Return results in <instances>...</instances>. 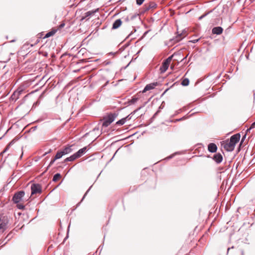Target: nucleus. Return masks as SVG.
I'll use <instances>...</instances> for the list:
<instances>
[{
	"mask_svg": "<svg viewBox=\"0 0 255 255\" xmlns=\"http://www.w3.org/2000/svg\"><path fill=\"white\" fill-rule=\"evenodd\" d=\"M144 6V11H146L149 10L151 8L155 7L156 6V4L153 2H150L148 4H145Z\"/></svg>",
	"mask_w": 255,
	"mask_h": 255,
	"instance_id": "2eb2a0df",
	"label": "nucleus"
},
{
	"mask_svg": "<svg viewBox=\"0 0 255 255\" xmlns=\"http://www.w3.org/2000/svg\"><path fill=\"white\" fill-rule=\"evenodd\" d=\"M234 248V247H232L231 248H228V249H227V254H228V252H229V251L231 249H233Z\"/></svg>",
	"mask_w": 255,
	"mask_h": 255,
	"instance_id": "6e6d98bb",
	"label": "nucleus"
},
{
	"mask_svg": "<svg viewBox=\"0 0 255 255\" xmlns=\"http://www.w3.org/2000/svg\"><path fill=\"white\" fill-rule=\"evenodd\" d=\"M223 28L221 26L214 27L212 29V33L213 34L220 35L223 33Z\"/></svg>",
	"mask_w": 255,
	"mask_h": 255,
	"instance_id": "9d476101",
	"label": "nucleus"
},
{
	"mask_svg": "<svg viewBox=\"0 0 255 255\" xmlns=\"http://www.w3.org/2000/svg\"><path fill=\"white\" fill-rule=\"evenodd\" d=\"M138 100V98L135 97V96H133L132 97L131 99L129 100L128 103L129 105H131V104H135Z\"/></svg>",
	"mask_w": 255,
	"mask_h": 255,
	"instance_id": "aec40b11",
	"label": "nucleus"
},
{
	"mask_svg": "<svg viewBox=\"0 0 255 255\" xmlns=\"http://www.w3.org/2000/svg\"><path fill=\"white\" fill-rule=\"evenodd\" d=\"M216 8H214L213 9L207 12H206L204 14H203V15L204 16V17H206L207 15H208V14H210L211 13H212V12H215L216 11Z\"/></svg>",
	"mask_w": 255,
	"mask_h": 255,
	"instance_id": "c85d7f7f",
	"label": "nucleus"
},
{
	"mask_svg": "<svg viewBox=\"0 0 255 255\" xmlns=\"http://www.w3.org/2000/svg\"><path fill=\"white\" fill-rule=\"evenodd\" d=\"M111 62H110V61L107 62L106 63V65L110 64H111Z\"/></svg>",
	"mask_w": 255,
	"mask_h": 255,
	"instance_id": "338daca9",
	"label": "nucleus"
},
{
	"mask_svg": "<svg viewBox=\"0 0 255 255\" xmlns=\"http://www.w3.org/2000/svg\"><path fill=\"white\" fill-rule=\"evenodd\" d=\"M92 187V186H91L88 189V190L86 192V193H85V194L84 195L82 200H81V202H79L78 204H77V206H79L80 204V203L81 202L83 201V200H84V199L85 198V197L86 196L87 194H88V193L89 192V191H90V190L91 189V187Z\"/></svg>",
	"mask_w": 255,
	"mask_h": 255,
	"instance_id": "bb28decb",
	"label": "nucleus"
},
{
	"mask_svg": "<svg viewBox=\"0 0 255 255\" xmlns=\"http://www.w3.org/2000/svg\"><path fill=\"white\" fill-rule=\"evenodd\" d=\"M8 224V218L0 215V233H3L7 229Z\"/></svg>",
	"mask_w": 255,
	"mask_h": 255,
	"instance_id": "7ed1b4c3",
	"label": "nucleus"
},
{
	"mask_svg": "<svg viewBox=\"0 0 255 255\" xmlns=\"http://www.w3.org/2000/svg\"><path fill=\"white\" fill-rule=\"evenodd\" d=\"M251 129H252V128H251V127H250V128H248V129H247V130H246V134H247V133L248 132H249V131L251 130Z\"/></svg>",
	"mask_w": 255,
	"mask_h": 255,
	"instance_id": "864d4df0",
	"label": "nucleus"
},
{
	"mask_svg": "<svg viewBox=\"0 0 255 255\" xmlns=\"http://www.w3.org/2000/svg\"><path fill=\"white\" fill-rule=\"evenodd\" d=\"M217 149V146L214 143H210L208 145V150L210 152L215 153Z\"/></svg>",
	"mask_w": 255,
	"mask_h": 255,
	"instance_id": "9b49d317",
	"label": "nucleus"
},
{
	"mask_svg": "<svg viewBox=\"0 0 255 255\" xmlns=\"http://www.w3.org/2000/svg\"><path fill=\"white\" fill-rule=\"evenodd\" d=\"M24 195L25 192L23 190L16 192L12 197V202L15 204L19 203L22 200Z\"/></svg>",
	"mask_w": 255,
	"mask_h": 255,
	"instance_id": "20e7f679",
	"label": "nucleus"
},
{
	"mask_svg": "<svg viewBox=\"0 0 255 255\" xmlns=\"http://www.w3.org/2000/svg\"><path fill=\"white\" fill-rule=\"evenodd\" d=\"M159 112V111H157L154 115L152 117V118L150 119V120H151V122H152L153 121V120L155 118V117H156V116L157 115L158 113Z\"/></svg>",
	"mask_w": 255,
	"mask_h": 255,
	"instance_id": "c9c22d12",
	"label": "nucleus"
},
{
	"mask_svg": "<svg viewBox=\"0 0 255 255\" xmlns=\"http://www.w3.org/2000/svg\"><path fill=\"white\" fill-rule=\"evenodd\" d=\"M125 123H126V122L125 121V119L123 118V119L119 120L118 121H117L116 124V125H119V126H122Z\"/></svg>",
	"mask_w": 255,
	"mask_h": 255,
	"instance_id": "b1692460",
	"label": "nucleus"
},
{
	"mask_svg": "<svg viewBox=\"0 0 255 255\" xmlns=\"http://www.w3.org/2000/svg\"><path fill=\"white\" fill-rule=\"evenodd\" d=\"M178 153V152H175L173 154H171L170 155L167 156V157H166L164 160H168L171 158H172L176 154H177Z\"/></svg>",
	"mask_w": 255,
	"mask_h": 255,
	"instance_id": "cd10ccee",
	"label": "nucleus"
},
{
	"mask_svg": "<svg viewBox=\"0 0 255 255\" xmlns=\"http://www.w3.org/2000/svg\"><path fill=\"white\" fill-rule=\"evenodd\" d=\"M22 90H17L15 91V92H17L18 93V96L21 94L22 92Z\"/></svg>",
	"mask_w": 255,
	"mask_h": 255,
	"instance_id": "c03bdc74",
	"label": "nucleus"
},
{
	"mask_svg": "<svg viewBox=\"0 0 255 255\" xmlns=\"http://www.w3.org/2000/svg\"><path fill=\"white\" fill-rule=\"evenodd\" d=\"M189 84V80L188 78L184 79L181 82V85L183 86H187Z\"/></svg>",
	"mask_w": 255,
	"mask_h": 255,
	"instance_id": "412c9836",
	"label": "nucleus"
},
{
	"mask_svg": "<svg viewBox=\"0 0 255 255\" xmlns=\"http://www.w3.org/2000/svg\"><path fill=\"white\" fill-rule=\"evenodd\" d=\"M131 115H132L130 113L129 115H128L126 117L124 118L123 119H125V121L126 122L127 121L131 119Z\"/></svg>",
	"mask_w": 255,
	"mask_h": 255,
	"instance_id": "e433bc0d",
	"label": "nucleus"
},
{
	"mask_svg": "<svg viewBox=\"0 0 255 255\" xmlns=\"http://www.w3.org/2000/svg\"><path fill=\"white\" fill-rule=\"evenodd\" d=\"M246 134H245L243 137H242V140H241V143H240V144H242L244 141L245 140V139H246Z\"/></svg>",
	"mask_w": 255,
	"mask_h": 255,
	"instance_id": "a19ab883",
	"label": "nucleus"
},
{
	"mask_svg": "<svg viewBox=\"0 0 255 255\" xmlns=\"http://www.w3.org/2000/svg\"><path fill=\"white\" fill-rule=\"evenodd\" d=\"M128 45V44H126V45H124L123 46H122L121 48H120L119 49V50H118V51H119V53H121V52H122L123 51H124V50H125V48H126V47H127Z\"/></svg>",
	"mask_w": 255,
	"mask_h": 255,
	"instance_id": "473e14b6",
	"label": "nucleus"
},
{
	"mask_svg": "<svg viewBox=\"0 0 255 255\" xmlns=\"http://www.w3.org/2000/svg\"><path fill=\"white\" fill-rule=\"evenodd\" d=\"M142 108V107H139L138 109L135 110L134 111H133L131 113V114L132 115L133 114H134L135 113H136L138 110H139L141 108Z\"/></svg>",
	"mask_w": 255,
	"mask_h": 255,
	"instance_id": "58836bf2",
	"label": "nucleus"
},
{
	"mask_svg": "<svg viewBox=\"0 0 255 255\" xmlns=\"http://www.w3.org/2000/svg\"><path fill=\"white\" fill-rule=\"evenodd\" d=\"M122 24V21L121 19H118L116 20L112 25V29H116L120 27V26Z\"/></svg>",
	"mask_w": 255,
	"mask_h": 255,
	"instance_id": "ddd939ff",
	"label": "nucleus"
},
{
	"mask_svg": "<svg viewBox=\"0 0 255 255\" xmlns=\"http://www.w3.org/2000/svg\"><path fill=\"white\" fill-rule=\"evenodd\" d=\"M57 31L56 29H52L51 31L48 32L44 36L43 38H46L53 36Z\"/></svg>",
	"mask_w": 255,
	"mask_h": 255,
	"instance_id": "a211bd4d",
	"label": "nucleus"
},
{
	"mask_svg": "<svg viewBox=\"0 0 255 255\" xmlns=\"http://www.w3.org/2000/svg\"><path fill=\"white\" fill-rule=\"evenodd\" d=\"M255 126V121L251 125V128H254Z\"/></svg>",
	"mask_w": 255,
	"mask_h": 255,
	"instance_id": "8fccbe9b",
	"label": "nucleus"
},
{
	"mask_svg": "<svg viewBox=\"0 0 255 255\" xmlns=\"http://www.w3.org/2000/svg\"><path fill=\"white\" fill-rule=\"evenodd\" d=\"M145 0H136V3L138 5H141Z\"/></svg>",
	"mask_w": 255,
	"mask_h": 255,
	"instance_id": "72a5a7b5",
	"label": "nucleus"
},
{
	"mask_svg": "<svg viewBox=\"0 0 255 255\" xmlns=\"http://www.w3.org/2000/svg\"><path fill=\"white\" fill-rule=\"evenodd\" d=\"M87 147L85 146L80 149L78 151L75 153V154L78 158H79L82 156L87 151Z\"/></svg>",
	"mask_w": 255,
	"mask_h": 255,
	"instance_id": "f8f14e48",
	"label": "nucleus"
},
{
	"mask_svg": "<svg viewBox=\"0 0 255 255\" xmlns=\"http://www.w3.org/2000/svg\"><path fill=\"white\" fill-rule=\"evenodd\" d=\"M203 18H204V16L203 15H202L201 16H200L199 17V20H201L202 19H203Z\"/></svg>",
	"mask_w": 255,
	"mask_h": 255,
	"instance_id": "4d7b16f0",
	"label": "nucleus"
},
{
	"mask_svg": "<svg viewBox=\"0 0 255 255\" xmlns=\"http://www.w3.org/2000/svg\"><path fill=\"white\" fill-rule=\"evenodd\" d=\"M73 145H68L67 146H65L63 149H61L60 151H61V153L64 156L65 155L68 154L70 153H71L72 151V147Z\"/></svg>",
	"mask_w": 255,
	"mask_h": 255,
	"instance_id": "1a4fd4ad",
	"label": "nucleus"
},
{
	"mask_svg": "<svg viewBox=\"0 0 255 255\" xmlns=\"http://www.w3.org/2000/svg\"><path fill=\"white\" fill-rule=\"evenodd\" d=\"M17 208L19 210H24L25 209V206L21 204H17Z\"/></svg>",
	"mask_w": 255,
	"mask_h": 255,
	"instance_id": "7c9ffc66",
	"label": "nucleus"
},
{
	"mask_svg": "<svg viewBox=\"0 0 255 255\" xmlns=\"http://www.w3.org/2000/svg\"><path fill=\"white\" fill-rule=\"evenodd\" d=\"M12 143V141L11 142L9 143V145L8 146H7V147L4 149V150L3 151V152H5L6 151H7V150L8 149V146H10Z\"/></svg>",
	"mask_w": 255,
	"mask_h": 255,
	"instance_id": "09e8293b",
	"label": "nucleus"
},
{
	"mask_svg": "<svg viewBox=\"0 0 255 255\" xmlns=\"http://www.w3.org/2000/svg\"><path fill=\"white\" fill-rule=\"evenodd\" d=\"M52 150L50 149L48 151L46 152L44 154H43V156H45L47 154L50 153L51 152Z\"/></svg>",
	"mask_w": 255,
	"mask_h": 255,
	"instance_id": "37998d69",
	"label": "nucleus"
},
{
	"mask_svg": "<svg viewBox=\"0 0 255 255\" xmlns=\"http://www.w3.org/2000/svg\"><path fill=\"white\" fill-rule=\"evenodd\" d=\"M63 155L61 153V151L60 150L58 151L57 153L56 154L55 156V159H58L61 158Z\"/></svg>",
	"mask_w": 255,
	"mask_h": 255,
	"instance_id": "5701e85b",
	"label": "nucleus"
},
{
	"mask_svg": "<svg viewBox=\"0 0 255 255\" xmlns=\"http://www.w3.org/2000/svg\"><path fill=\"white\" fill-rule=\"evenodd\" d=\"M103 245L102 246H100L98 248V251H99V250L100 251V253H101V252L102 251V249H103Z\"/></svg>",
	"mask_w": 255,
	"mask_h": 255,
	"instance_id": "49530a36",
	"label": "nucleus"
},
{
	"mask_svg": "<svg viewBox=\"0 0 255 255\" xmlns=\"http://www.w3.org/2000/svg\"><path fill=\"white\" fill-rule=\"evenodd\" d=\"M220 76H221V74H219L216 78V80H217L220 77Z\"/></svg>",
	"mask_w": 255,
	"mask_h": 255,
	"instance_id": "13d9d810",
	"label": "nucleus"
},
{
	"mask_svg": "<svg viewBox=\"0 0 255 255\" xmlns=\"http://www.w3.org/2000/svg\"><path fill=\"white\" fill-rule=\"evenodd\" d=\"M61 177V175L60 173H57L54 175L52 179V181L53 182L57 181Z\"/></svg>",
	"mask_w": 255,
	"mask_h": 255,
	"instance_id": "6ab92c4d",
	"label": "nucleus"
},
{
	"mask_svg": "<svg viewBox=\"0 0 255 255\" xmlns=\"http://www.w3.org/2000/svg\"><path fill=\"white\" fill-rule=\"evenodd\" d=\"M118 53H119V51H117L116 52H110L109 53V55H115L116 54H118Z\"/></svg>",
	"mask_w": 255,
	"mask_h": 255,
	"instance_id": "a18cd8bd",
	"label": "nucleus"
},
{
	"mask_svg": "<svg viewBox=\"0 0 255 255\" xmlns=\"http://www.w3.org/2000/svg\"><path fill=\"white\" fill-rule=\"evenodd\" d=\"M5 239H6L5 238L4 239L0 240V245H1V247H3L7 243V240L5 241Z\"/></svg>",
	"mask_w": 255,
	"mask_h": 255,
	"instance_id": "c756f323",
	"label": "nucleus"
},
{
	"mask_svg": "<svg viewBox=\"0 0 255 255\" xmlns=\"http://www.w3.org/2000/svg\"><path fill=\"white\" fill-rule=\"evenodd\" d=\"M214 73H213V74H209L208 75H207L205 78H207L208 77H209V76H210L211 75L214 74Z\"/></svg>",
	"mask_w": 255,
	"mask_h": 255,
	"instance_id": "bf43d9fd",
	"label": "nucleus"
},
{
	"mask_svg": "<svg viewBox=\"0 0 255 255\" xmlns=\"http://www.w3.org/2000/svg\"><path fill=\"white\" fill-rule=\"evenodd\" d=\"M138 15V14H134L132 15H131V16L130 17V20H133L135 18H136L137 16Z\"/></svg>",
	"mask_w": 255,
	"mask_h": 255,
	"instance_id": "4c0bfd02",
	"label": "nucleus"
},
{
	"mask_svg": "<svg viewBox=\"0 0 255 255\" xmlns=\"http://www.w3.org/2000/svg\"><path fill=\"white\" fill-rule=\"evenodd\" d=\"M11 98L13 100H16L19 98L18 93L17 92H15V91L12 94L11 96Z\"/></svg>",
	"mask_w": 255,
	"mask_h": 255,
	"instance_id": "4be33fe9",
	"label": "nucleus"
},
{
	"mask_svg": "<svg viewBox=\"0 0 255 255\" xmlns=\"http://www.w3.org/2000/svg\"><path fill=\"white\" fill-rule=\"evenodd\" d=\"M168 88L166 89L165 91L161 95V96H163V95H164V94H165V93L168 90Z\"/></svg>",
	"mask_w": 255,
	"mask_h": 255,
	"instance_id": "603ef678",
	"label": "nucleus"
},
{
	"mask_svg": "<svg viewBox=\"0 0 255 255\" xmlns=\"http://www.w3.org/2000/svg\"><path fill=\"white\" fill-rule=\"evenodd\" d=\"M125 21H126V22H128V21L130 20V18H129V17H128V16H127V17H126V18H125Z\"/></svg>",
	"mask_w": 255,
	"mask_h": 255,
	"instance_id": "de8ad7c7",
	"label": "nucleus"
},
{
	"mask_svg": "<svg viewBox=\"0 0 255 255\" xmlns=\"http://www.w3.org/2000/svg\"><path fill=\"white\" fill-rule=\"evenodd\" d=\"M118 113H110L107 114L106 116H105L103 118V127H108L111 125L118 117Z\"/></svg>",
	"mask_w": 255,
	"mask_h": 255,
	"instance_id": "f03ea898",
	"label": "nucleus"
},
{
	"mask_svg": "<svg viewBox=\"0 0 255 255\" xmlns=\"http://www.w3.org/2000/svg\"><path fill=\"white\" fill-rule=\"evenodd\" d=\"M77 158H78V157L76 156V155L74 153L73 155H71L70 156L65 158L64 160V162H68V161H73Z\"/></svg>",
	"mask_w": 255,
	"mask_h": 255,
	"instance_id": "f3484780",
	"label": "nucleus"
},
{
	"mask_svg": "<svg viewBox=\"0 0 255 255\" xmlns=\"http://www.w3.org/2000/svg\"><path fill=\"white\" fill-rule=\"evenodd\" d=\"M199 40V39H194V40H191L190 41V42H192L193 43H196V42H197Z\"/></svg>",
	"mask_w": 255,
	"mask_h": 255,
	"instance_id": "79ce46f5",
	"label": "nucleus"
},
{
	"mask_svg": "<svg viewBox=\"0 0 255 255\" xmlns=\"http://www.w3.org/2000/svg\"><path fill=\"white\" fill-rule=\"evenodd\" d=\"M44 56H48V53L47 52L45 53L44 54Z\"/></svg>",
	"mask_w": 255,
	"mask_h": 255,
	"instance_id": "774afa93",
	"label": "nucleus"
},
{
	"mask_svg": "<svg viewBox=\"0 0 255 255\" xmlns=\"http://www.w3.org/2000/svg\"><path fill=\"white\" fill-rule=\"evenodd\" d=\"M173 56H174V55L173 54V55L169 56L167 59L164 60V61L166 63H168V64H169L171 61L172 59Z\"/></svg>",
	"mask_w": 255,
	"mask_h": 255,
	"instance_id": "a878e982",
	"label": "nucleus"
},
{
	"mask_svg": "<svg viewBox=\"0 0 255 255\" xmlns=\"http://www.w3.org/2000/svg\"><path fill=\"white\" fill-rule=\"evenodd\" d=\"M65 25V24L64 23H62L60 25V27H64V26Z\"/></svg>",
	"mask_w": 255,
	"mask_h": 255,
	"instance_id": "69168bd1",
	"label": "nucleus"
},
{
	"mask_svg": "<svg viewBox=\"0 0 255 255\" xmlns=\"http://www.w3.org/2000/svg\"><path fill=\"white\" fill-rule=\"evenodd\" d=\"M98 10V9H95V10H90V11H88L86 12L85 13L84 17H82V20H83L85 18L91 16L92 15H93L95 13H96Z\"/></svg>",
	"mask_w": 255,
	"mask_h": 255,
	"instance_id": "dca6fc26",
	"label": "nucleus"
},
{
	"mask_svg": "<svg viewBox=\"0 0 255 255\" xmlns=\"http://www.w3.org/2000/svg\"><path fill=\"white\" fill-rule=\"evenodd\" d=\"M57 159H55V157L53 159H52L48 165V166L46 168V169L45 170V172L47 171L49 168L54 163V162Z\"/></svg>",
	"mask_w": 255,
	"mask_h": 255,
	"instance_id": "393cba45",
	"label": "nucleus"
},
{
	"mask_svg": "<svg viewBox=\"0 0 255 255\" xmlns=\"http://www.w3.org/2000/svg\"><path fill=\"white\" fill-rule=\"evenodd\" d=\"M117 152H118V151H116L115 152V153H114V154L113 155V157H112V159H113V158H114V156H115V155H116V153H117Z\"/></svg>",
	"mask_w": 255,
	"mask_h": 255,
	"instance_id": "0e129e2a",
	"label": "nucleus"
},
{
	"mask_svg": "<svg viewBox=\"0 0 255 255\" xmlns=\"http://www.w3.org/2000/svg\"><path fill=\"white\" fill-rule=\"evenodd\" d=\"M168 88L166 89L165 91L161 95V96H163V95H164V94H165V93L168 90Z\"/></svg>",
	"mask_w": 255,
	"mask_h": 255,
	"instance_id": "3c124183",
	"label": "nucleus"
},
{
	"mask_svg": "<svg viewBox=\"0 0 255 255\" xmlns=\"http://www.w3.org/2000/svg\"><path fill=\"white\" fill-rule=\"evenodd\" d=\"M117 152H118V151H116L115 152V153H114V154L113 155V157H112V159H113V158H114V156H115V155H116V153H117Z\"/></svg>",
	"mask_w": 255,
	"mask_h": 255,
	"instance_id": "e2e57ef3",
	"label": "nucleus"
},
{
	"mask_svg": "<svg viewBox=\"0 0 255 255\" xmlns=\"http://www.w3.org/2000/svg\"><path fill=\"white\" fill-rule=\"evenodd\" d=\"M117 152H118V151H116L115 152V153H114V154L113 155V157H112V159H113V158H114V156H115V155H116V153H117Z\"/></svg>",
	"mask_w": 255,
	"mask_h": 255,
	"instance_id": "052dcab7",
	"label": "nucleus"
},
{
	"mask_svg": "<svg viewBox=\"0 0 255 255\" xmlns=\"http://www.w3.org/2000/svg\"><path fill=\"white\" fill-rule=\"evenodd\" d=\"M12 237V232H10L7 236L5 237V239L8 238L7 241H9Z\"/></svg>",
	"mask_w": 255,
	"mask_h": 255,
	"instance_id": "2f4dec72",
	"label": "nucleus"
},
{
	"mask_svg": "<svg viewBox=\"0 0 255 255\" xmlns=\"http://www.w3.org/2000/svg\"><path fill=\"white\" fill-rule=\"evenodd\" d=\"M186 119V118L185 116H184V117H182V118H180V119H175V120L174 121V123H176V122H179V121H182V120H184V119Z\"/></svg>",
	"mask_w": 255,
	"mask_h": 255,
	"instance_id": "f704fd0d",
	"label": "nucleus"
},
{
	"mask_svg": "<svg viewBox=\"0 0 255 255\" xmlns=\"http://www.w3.org/2000/svg\"><path fill=\"white\" fill-rule=\"evenodd\" d=\"M108 83H109V81H107L106 82V83L105 84V85H104L103 86V88L105 87L107 85V84H108Z\"/></svg>",
	"mask_w": 255,
	"mask_h": 255,
	"instance_id": "5fc2aeb1",
	"label": "nucleus"
},
{
	"mask_svg": "<svg viewBox=\"0 0 255 255\" xmlns=\"http://www.w3.org/2000/svg\"><path fill=\"white\" fill-rule=\"evenodd\" d=\"M178 35L176 36L175 38L171 39V41H173V43L178 42L181 40L183 38V35H187V31L184 29L182 31L181 33H179L177 31Z\"/></svg>",
	"mask_w": 255,
	"mask_h": 255,
	"instance_id": "423d86ee",
	"label": "nucleus"
},
{
	"mask_svg": "<svg viewBox=\"0 0 255 255\" xmlns=\"http://www.w3.org/2000/svg\"><path fill=\"white\" fill-rule=\"evenodd\" d=\"M169 64L166 63L164 61H163L161 66L160 67V71L161 73H164L168 69Z\"/></svg>",
	"mask_w": 255,
	"mask_h": 255,
	"instance_id": "4468645a",
	"label": "nucleus"
},
{
	"mask_svg": "<svg viewBox=\"0 0 255 255\" xmlns=\"http://www.w3.org/2000/svg\"><path fill=\"white\" fill-rule=\"evenodd\" d=\"M159 85L158 82H153L146 85L142 91V93L146 91L154 89V88Z\"/></svg>",
	"mask_w": 255,
	"mask_h": 255,
	"instance_id": "0eeeda50",
	"label": "nucleus"
},
{
	"mask_svg": "<svg viewBox=\"0 0 255 255\" xmlns=\"http://www.w3.org/2000/svg\"><path fill=\"white\" fill-rule=\"evenodd\" d=\"M241 137L239 133L235 134L231 136L229 140L226 141V143L224 145V148L228 151H233L235 147L236 144L238 143Z\"/></svg>",
	"mask_w": 255,
	"mask_h": 255,
	"instance_id": "f257e3e1",
	"label": "nucleus"
},
{
	"mask_svg": "<svg viewBox=\"0 0 255 255\" xmlns=\"http://www.w3.org/2000/svg\"><path fill=\"white\" fill-rule=\"evenodd\" d=\"M31 195L40 194L42 192L41 186L39 184L34 183L31 186Z\"/></svg>",
	"mask_w": 255,
	"mask_h": 255,
	"instance_id": "39448f33",
	"label": "nucleus"
},
{
	"mask_svg": "<svg viewBox=\"0 0 255 255\" xmlns=\"http://www.w3.org/2000/svg\"><path fill=\"white\" fill-rule=\"evenodd\" d=\"M135 31H136V29L134 28V29L133 31H131V32H130V33H129V34L127 36V37L126 38V39H127V38H128L130 36H131V35L133 34V32H135Z\"/></svg>",
	"mask_w": 255,
	"mask_h": 255,
	"instance_id": "ea45409f",
	"label": "nucleus"
},
{
	"mask_svg": "<svg viewBox=\"0 0 255 255\" xmlns=\"http://www.w3.org/2000/svg\"><path fill=\"white\" fill-rule=\"evenodd\" d=\"M117 152H118V151H116L115 152V153H114V154L113 155V157H112V159H113V158H114V156H115V155H116V153H117Z\"/></svg>",
	"mask_w": 255,
	"mask_h": 255,
	"instance_id": "680f3d73",
	"label": "nucleus"
},
{
	"mask_svg": "<svg viewBox=\"0 0 255 255\" xmlns=\"http://www.w3.org/2000/svg\"><path fill=\"white\" fill-rule=\"evenodd\" d=\"M212 158L217 164L220 163L223 160V156L220 153H215Z\"/></svg>",
	"mask_w": 255,
	"mask_h": 255,
	"instance_id": "6e6552de",
	"label": "nucleus"
}]
</instances>
